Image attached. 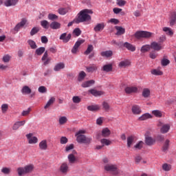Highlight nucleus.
I'll return each mask as SVG.
<instances>
[{"mask_svg":"<svg viewBox=\"0 0 176 176\" xmlns=\"http://www.w3.org/2000/svg\"><path fill=\"white\" fill-rule=\"evenodd\" d=\"M86 133V131L80 130L76 133V141L79 144H85L86 145H90L93 139L91 138H87L83 135Z\"/></svg>","mask_w":176,"mask_h":176,"instance_id":"obj_1","label":"nucleus"},{"mask_svg":"<svg viewBox=\"0 0 176 176\" xmlns=\"http://www.w3.org/2000/svg\"><path fill=\"white\" fill-rule=\"evenodd\" d=\"M89 14H93V11L89 9H85L81 10L77 19L78 23H83L85 21H89V20H91V16Z\"/></svg>","mask_w":176,"mask_h":176,"instance_id":"obj_2","label":"nucleus"},{"mask_svg":"<svg viewBox=\"0 0 176 176\" xmlns=\"http://www.w3.org/2000/svg\"><path fill=\"white\" fill-rule=\"evenodd\" d=\"M152 35H153V33L146 31H137L134 36L136 38V39H149V38L152 37Z\"/></svg>","mask_w":176,"mask_h":176,"instance_id":"obj_3","label":"nucleus"},{"mask_svg":"<svg viewBox=\"0 0 176 176\" xmlns=\"http://www.w3.org/2000/svg\"><path fill=\"white\" fill-rule=\"evenodd\" d=\"M105 171L107 173H110L111 174H113L114 175H118L120 170L118 168V166L112 164H107L104 166Z\"/></svg>","mask_w":176,"mask_h":176,"instance_id":"obj_4","label":"nucleus"},{"mask_svg":"<svg viewBox=\"0 0 176 176\" xmlns=\"http://www.w3.org/2000/svg\"><path fill=\"white\" fill-rule=\"evenodd\" d=\"M159 126H162L160 129V132L162 134H166L170 131V129H171V126H170L169 124H163L162 122H160L158 124Z\"/></svg>","mask_w":176,"mask_h":176,"instance_id":"obj_5","label":"nucleus"},{"mask_svg":"<svg viewBox=\"0 0 176 176\" xmlns=\"http://www.w3.org/2000/svg\"><path fill=\"white\" fill-rule=\"evenodd\" d=\"M82 43H85V40L79 39L78 41H77L74 44L73 48L72 49V53H73V54H76L78 49H79V47L80 46V45H82Z\"/></svg>","mask_w":176,"mask_h":176,"instance_id":"obj_6","label":"nucleus"},{"mask_svg":"<svg viewBox=\"0 0 176 176\" xmlns=\"http://www.w3.org/2000/svg\"><path fill=\"white\" fill-rule=\"evenodd\" d=\"M72 35L71 34L63 33L60 34L59 39L63 41V43H68L69 41H71Z\"/></svg>","mask_w":176,"mask_h":176,"instance_id":"obj_7","label":"nucleus"},{"mask_svg":"<svg viewBox=\"0 0 176 176\" xmlns=\"http://www.w3.org/2000/svg\"><path fill=\"white\" fill-rule=\"evenodd\" d=\"M150 46L151 48L155 52H160V50H162L163 49V46H162V44H160L156 41L151 43Z\"/></svg>","mask_w":176,"mask_h":176,"instance_id":"obj_8","label":"nucleus"},{"mask_svg":"<svg viewBox=\"0 0 176 176\" xmlns=\"http://www.w3.org/2000/svg\"><path fill=\"white\" fill-rule=\"evenodd\" d=\"M32 135H33L32 133H28L26 135L28 144H36L38 142V138Z\"/></svg>","mask_w":176,"mask_h":176,"instance_id":"obj_9","label":"nucleus"},{"mask_svg":"<svg viewBox=\"0 0 176 176\" xmlns=\"http://www.w3.org/2000/svg\"><path fill=\"white\" fill-rule=\"evenodd\" d=\"M113 69V65L112 63L104 65L101 68V71H103V72H112Z\"/></svg>","mask_w":176,"mask_h":176,"instance_id":"obj_10","label":"nucleus"},{"mask_svg":"<svg viewBox=\"0 0 176 176\" xmlns=\"http://www.w3.org/2000/svg\"><path fill=\"white\" fill-rule=\"evenodd\" d=\"M124 91L126 94H131L133 93H137L138 88L137 87H126L124 89Z\"/></svg>","mask_w":176,"mask_h":176,"instance_id":"obj_11","label":"nucleus"},{"mask_svg":"<svg viewBox=\"0 0 176 176\" xmlns=\"http://www.w3.org/2000/svg\"><path fill=\"white\" fill-rule=\"evenodd\" d=\"M19 3V0H5L4 5L7 8L10 6H16V4Z\"/></svg>","mask_w":176,"mask_h":176,"instance_id":"obj_12","label":"nucleus"},{"mask_svg":"<svg viewBox=\"0 0 176 176\" xmlns=\"http://www.w3.org/2000/svg\"><path fill=\"white\" fill-rule=\"evenodd\" d=\"M25 24H27V19H22L21 21L14 27V31H19L20 28H23V27H24Z\"/></svg>","mask_w":176,"mask_h":176,"instance_id":"obj_13","label":"nucleus"},{"mask_svg":"<svg viewBox=\"0 0 176 176\" xmlns=\"http://www.w3.org/2000/svg\"><path fill=\"white\" fill-rule=\"evenodd\" d=\"M25 123H26L25 120L19 121V122H15L12 126V130H14V131L19 130V129H20V127H21V126H24V124H25Z\"/></svg>","mask_w":176,"mask_h":176,"instance_id":"obj_14","label":"nucleus"},{"mask_svg":"<svg viewBox=\"0 0 176 176\" xmlns=\"http://www.w3.org/2000/svg\"><path fill=\"white\" fill-rule=\"evenodd\" d=\"M104 28H105V23H97L94 28V31H95V32H101Z\"/></svg>","mask_w":176,"mask_h":176,"instance_id":"obj_15","label":"nucleus"},{"mask_svg":"<svg viewBox=\"0 0 176 176\" xmlns=\"http://www.w3.org/2000/svg\"><path fill=\"white\" fill-rule=\"evenodd\" d=\"M131 65V62H130V60H124L120 62V63L118 64V67L120 68H126V67H130Z\"/></svg>","mask_w":176,"mask_h":176,"instance_id":"obj_16","label":"nucleus"},{"mask_svg":"<svg viewBox=\"0 0 176 176\" xmlns=\"http://www.w3.org/2000/svg\"><path fill=\"white\" fill-rule=\"evenodd\" d=\"M131 111L133 115H140L142 112L141 107L137 104L132 106Z\"/></svg>","mask_w":176,"mask_h":176,"instance_id":"obj_17","label":"nucleus"},{"mask_svg":"<svg viewBox=\"0 0 176 176\" xmlns=\"http://www.w3.org/2000/svg\"><path fill=\"white\" fill-rule=\"evenodd\" d=\"M50 27L52 30H60L61 28V23L57 21H53L50 23Z\"/></svg>","mask_w":176,"mask_h":176,"instance_id":"obj_18","label":"nucleus"},{"mask_svg":"<svg viewBox=\"0 0 176 176\" xmlns=\"http://www.w3.org/2000/svg\"><path fill=\"white\" fill-rule=\"evenodd\" d=\"M89 93H90L91 94H92V96H94V97H98L100 96H102V94H104L103 91H97L96 89H89L88 91Z\"/></svg>","mask_w":176,"mask_h":176,"instance_id":"obj_19","label":"nucleus"},{"mask_svg":"<svg viewBox=\"0 0 176 176\" xmlns=\"http://www.w3.org/2000/svg\"><path fill=\"white\" fill-rule=\"evenodd\" d=\"M87 72L93 74V72H96L97 69H98V67H97L96 65L92 64L90 65L89 66L86 67Z\"/></svg>","mask_w":176,"mask_h":176,"instance_id":"obj_20","label":"nucleus"},{"mask_svg":"<svg viewBox=\"0 0 176 176\" xmlns=\"http://www.w3.org/2000/svg\"><path fill=\"white\" fill-rule=\"evenodd\" d=\"M156 142V140L155 139L152 138L151 136H146L145 139V143L146 145H148V146H151V145H153Z\"/></svg>","mask_w":176,"mask_h":176,"instance_id":"obj_21","label":"nucleus"},{"mask_svg":"<svg viewBox=\"0 0 176 176\" xmlns=\"http://www.w3.org/2000/svg\"><path fill=\"white\" fill-rule=\"evenodd\" d=\"M38 146L41 151H46L47 149V141L46 140H42L39 143Z\"/></svg>","mask_w":176,"mask_h":176,"instance_id":"obj_22","label":"nucleus"},{"mask_svg":"<svg viewBox=\"0 0 176 176\" xmlns=\"http://www.w3.org/2000/svg\"><path fill=\"white\" fill-rule=\"evenodd\" d=\"M124 47H126V49H127V50H130V52H135V46L128 42L124 43Z\"/></svg>","mask_w":176,"mask_h":176,"instance_id":"obj_23","label":"nucleus"},{"mask_svg":"<svg viewBox=\"0 0 176 176\" xmlns=\"http://www.w3.org/2000/svg\"><path fill=\"white\" fill-rule=\"evenodd\" d=\"M169 148H170V140L166 139L164 142V144L162 146V151L167 152Z\"/></svg>","mask_w":176,"mask_h":176,"instance_id":"obj_24","label":"nucleus"},{"mask_svg":"<svg viewBox=\"0 0 176 176\" xmlns=\"http://www.w3.org/2000/svg\"><path fill=\"white\" fill-rule=\"evenodd\" d=\"M60 170L63 173V174H67L68 173V164L64 162L60 165Z\"/></svg>","mask_w":176,"mask_h":176,"instance_id":"obj_25","label":"nucleus"},{"mask_svg":"<svg viewBox=\"0 0 176 176\" xmlns=\"http://www.w3.org/2000/svg\"><path fill=\"white\" fill-rule=\"evenodd\" d=\"M134 140H135V137L133 135L129 136L126 138L128 148H131V146L134 143Z\"/></svg>","mask_w":176,"mask_h":176,"instance_id":"obj_26","label":"nucleus"},{"mask_svg":"<svg viewBox=\"0 0 176 176\" xmlns=\"http://www.w3.org/2000/svg\"><path fill=\"white\" fill-rule=\"evenodd\" d=\"M111 135V130L108 128H104L102 130V136H103L104 138H107Z\"/></svg>","mask_w":176,"mask_h":176,"instance_id":"obj_27","label":"nucleus"},{"mask_svg":"<svg viewBox=\"0 0 176 176\" xmlns=\"http://www.w3.org/2000/svg\"><path fill=\"white\" fill-rule=\"evenodd\" d=\"M115 28L117 30L116 35H123L126 32V30L122 26H116Z\"/></svg>","mask_w":176,"mask_h":176,"instance_id":"obj_28","label":"nucleus"},{"mask_svg":"<svg viewBox=\"0 0 176 176\" xmlns=\"http://www.w3.org/2000/svg\"><path fill=\"white\" fill-rule=\"evenodd\" d=\"M142 97L144 98H148L151 96V89L148 88H144L143 89L142 94Z\"/></svg>","mask_w":176,"mask_h":176,"instance_id":"obj_29","label":"nucleus"},{"mask_svg":"<svg viewBox=\"0 0 176 176\" xmlns=\"http://www.w3.org/2000/svg\"><path fill=\"white\" fill-rule=\"evenodd\" d=\"M162 31L166 32V35H168L169 36H173V35H174V32H173V30L170 28L164 27L162 28Z\"/></svg>","mask_w":176,"mask_h":176,"instance_id":"obj_30","label":"nucleus"},{"mask_svg":"<svg viewBox=\"0 0 176 176\" xmlns=\"http://www.w3.org/2000/svg\"><path fill=\"white\" fill-rule=\"evenodd\" d=\"M113 54V52L111 50H109V51H104L100 53V56H102V57H112Z\"/></svg>","mask_w":176,"mask_h":176,"instance_id":"obj_31","label":"nucleus"},{"mask_svg":"<svg viewBox=\"0 0 176 176\" xmlns=\"http://www.w3.org/2000/svg\"><path fill=\"white\" fill-rule=\"evenodd\" d=\"M96 81L94 80H90L88 81H85L82 83V87H90V86H92V85H94Z\"/></svg>","mask_w":176,"mask_h":176,"instance_id":"obj_32","label":"nucleus"},{"mask_svg":"<svg viewBox=\"0 0 176 176\" xmlns=\"http://www.w3.org/2000/svg\"><path fill=\"white\" fill-rule=\"evenodd\" d=\"M65 68V65L63 63H59L56 65V66L54 68V71H60V69H64Z\"/></svg>","mask_w":176,"mask_h":176,"instance_id":"obj_33","label":"nucleus"},{"mask_svg":"<svg viewBox=\"0 0 176 176\" xmlns=\"http://www.w3.org/2000/svg\"><path fill=\"white\" fill-rule=\"evenodd\" d=\"M45 50H46L45 47H40L36 50L35 54H36V56H42V54L45 53Z\"/></svg>","mask_w":176,"mask_h":176,"instance_id":"obj_34","label":"nucleus"},{"mask_svg":"<svg viewBox=\"0 0 176 176\" xmlns=\"http://www.w3.org/2000/svg\"><path fill=\"white\" fill-rule=\"evenodd\" d=\"M25 167V170L26 171V174H30V173H32V171H34V164H29V165H26Z\"/></svg>","mask_w":176,"mask_h":176,"instance_id":"obj_35","label":"nucleus"},{"mask_svg":"<svg viewBox=\"0 0 176 176\" xmlns=\"http://www.w3.org/2000/svg\"><path fill=\"white\" fill-rule=\"evenodd\" d=\"M56 101V98L54 97H52L48 102H47V104H45V106L44 107V109H47V108H49V107H50L51 105H53V104H54V102Z\"/></svg>","mask_w":176,"mask_h":176,"instance_id":"obj_36","label":"nucleus"},{"mask_svg":"<svg viewBox=\"0 0 176 176\" xmlns=\"http://www.w3.org/2000/svg\"><path fill=\"white\" fill-rule=\"evenodd\" d=\"M31 91H32V90L27 85L23 86L21 89L22 94H31Z\"/></svg>","mask_w":176,"mask_h":176,"instance_id":"obj_37","label":"nucleus"},{"mask_svg":"<svg viewBox=\"0 0 176 176\" xmlns=\"http://www.w3.org/2000/svg\"><path fill=\"white\" fill-rule=\"evenodd\" d=\"M100 143L102 145H103V146H109V145L112 144V142L108 139L103 138L100 140Z\"/></svg>","mask_w":176,"mask_h":176,"instance_id":"obj_38","label":"nucleus"},{"mask_svg":"<svg viewBox=\"0 0 176 176\" xmlns=\"http://www.w3.org/2000/svg\"><path fill=\"white\" fill-rule=\"evenodd\" d=\"M151 118L152 116L151 114L146 113L139 118V120H146L148 119H151Z\"/></svg>","mask_w":176,"mask_h":176,"instance_id":"obj_39","label":"nucleus"},{"mask_svg":"<svg viewBox=\"0 0 176 176\" xmlns=\"http://www.w3.org/2000/svg\"><path fill=\"white\" fill-rule=\"evenodd\" d=\"M87 109L88 111H98L100 109V106H98V104L88 106Z\"/></svg>","mask_w":176,"mask_h":176,"instance_id":"obj_40","label":"nucleus"},{"mask_svg":"<svg viewBox=\"0 0 176 176\" xmlns=\"http://www.w3.org/2000/svg\"><path fill=\"white\" fill-rule=\"evenodd\" d=\"M151 48L150 45H145L141 47L140 52L142 53H146V52H149V50H151Z\"/></svg>","mask_w":176,"mask_h":176,"instance_id":"obj_41","label":"nucleus"},{"mask_svg":"<svg viewBox=\"0 0 176 176\" xmlns=\"http://www.w3.org/2000/svg\"><path fill=\"white\" fill-rule=\"evenodd\" d=\"M17 173H18V175H19V176L24 175L25 174H27L25 167L18 168Z\"/></svg>","mask_w":176,"mask_h":176,"instance_id":"obj_42","label":"nucleus"},{"mask_svg":"<svg viewBox=\"0 0 176 176\" xmlns=\"http://www.w3.org/2000/svg\"><path fill=\"white\" fill-rule=\"evenodd\" d=\"M85 78H86V73L84 71H81L78 74V82H82V80H83Z\"/></svg>","mask_w":176,"mask_h":176,"instance_id":"obj_43","label":"nucleus"},{"mask_svg":"<svg viewBox=\"0 0 176 176\" xmlns=\"http://www.w3.org/2000/svg\"><path fill=\"white\" fill-rule=\"evenodd\" d=\"M67 157L69 162L71 163L72 164H74V163L76 162V157L74 154H69Z\"/></svg>","mask_w":176,"mask_h":176,"instance_id":"obj_44","label":"nucleus"},{"mask_svg":"<svg viewBox=\"0 0 176 176\" xmlns=\"http://www.w3.org/2000/svg\"><path fill=\"white\" fill-rule=\"evenodd\" d=\"M41 25L43 27V28H45V30L49 29V21L46 20H43L41 21Z\"/></svg>","mask_w":176,"mask_h":176,"instance_id":"obj_45","label":"nucleus"},{"mask_svg":"<svg viewBox=\"0 0 176 176\" xmlns=\"http://www.w3.org/2000/svg\"><path fill=\"white\" fill-rule=\"evenodd\" d=\"M68 10H69L68 8H61L58 9V12L59 14L64 16L65 14H67V13H68Z\"/></svg>","mask_w":176,"mask_h":176,"instance_id":"obj_46","label":"nucleus"},{"mask_svg":"<svg viewBox=\"0 0 176 176\" xmlns=\"http://www.w3.org/2000/svg\"><path fill=\"white\" fill-rule=\"evenodd\" d=\"M28 43L29 46H30L31 49H36L38 46L36 45V43L33 40H29L28 41Z\"/></svg>","mask_w":176,"mask_h":176,"instance_id":"obj_47","label":"nucleus"},{"mask_svg":"<svg viewBox=\"0 0 176 176\" xmlns=\"http://www.w3.org/2000/svg\"><path fill=\"white\" fill-rule=\"evenodd\" d=\"M151 74H152V75H155V76H158L163 75V72H162L159 69H154L151 70Z\"/></svg>","mask_w":176,"mask_h":176,"instance_id":"obj_48","label":"nucleus"},{"mask_svg":"<svg viewBox=\"0 0 176 176\" xmlns=\"http://www.w3.org/2000/svg\"><path fill=\"white\" fill-rule=\"evenodd\" d=\"M9 109V104H3L1 105V112L2 113H6L8 110Z\"/></svg>","mask_w":176,"mask_h":176,"instance_id":"obj_49","label":"nucleus"},{"mask_svg":"<svg viewBox=\"0 0 176 176\" xmlns=\"http://www.w3.org/2000/svg\"><path fill=\"white\" fill-rule=\"evenodd\" d=\"M67 122H68V119L67 118V117L65 116H62L60 118H59V124H65V123H67Z\"/></svg>","mask_w":176,"mask_h":176,"instance_id":"obj_50","label":"nucleus"},{"mask_svg":"<svg viewBox=\"0 0 176 176\" xmlns=\"http://www.w3.org/2000/svg\"><path fill=\"white\" fill-rule=\"evenodd\" d=\"M152 113L156 118H162V116H163V114L162 113V111H160L159 110H154L152 111Z\"/></svg>","mask_w":176,"mask_h":176,"instance_id":"obj_51","label":"nucleus"},{"mask_svg":"<svg viewBox=\"0 0 176 176\" xmlns=\"http://www.w3.org/2000/svg\"><path fill=\"white\" fill-rule=\"evenodd\" d=\"M143 146H144V142L140 141L138 143H137L134 146V148H135V149L140 150V149H142Z\"/></svg>","mask_w":176,"mask_h":176,"instance_id":"obj_52","label":"nucleus"},{"mask_svg":"<svg viewBox=\"0 0 176 176\" xmlns=\"http://www.w3.org/2000/svg\"><path fill=\"white\" fill-rule=\"evenodd\" d=\"M39 30H40V29L38 27L33 28L30 32L31 36H34V35H35V34H38V32H39Z\"/></svg>","mask_w":176,"mask_h":176,"instance_id":"obj_53","label":"nucleus"},{"mask_svg":"<svg viewBox=\"0 0 176 176\" xmlns=\"http://www.w3.org/2000/svg\"><path fill=\"white\" fill-rule=\"evenodd\" d=\"M94 50V47H93V45H89L87 47V50L84 52L85 54H90V52Z\"/></svg>","mask_w":176,"mask_h":176,"instance_id":"obj_54","label":"nucleus"},{"mask_svg":"<svg viewBox=\"0 0 176 176\" xmlns=\"http://www.w3.org/2000/svg\"><path fill=\"white\" fill-rule=\"evenodd\" d=\"M72 101L74 104H79L82 101V98L79 96H73Z\"/></svg>","mask_w":176,"mask_h":176,"instance_id":"obj_55","label":"nucleus"},{"mask_svg":"<svg viewBox=\"0 0 176 176\" xmlns=\"http://www.w3.org/2000/svg\"><path fill=\"white\" fill-rule=\"evenodd\" d=\"M162 169L164 171H170L171 170V165L168 164H164L162 165Z\"/></svg>","mask_w":176,"mask_h":176,"instance_id":"obj_56","label":"nucleus"},{"mask_svg":"<svg viewBox=\"0 0 176 176\" xmlns=\"http://www.w3.org/2000/svg\"><path fill=\"white\" fill-rule=\"evenodd\" d=\"M73 34L76 36H79L81 34H82V30H80V28H76L73 31Z\"/></svg>","mask_w":176,"mask_h":176,"instance_id":"obj_57","label":"nucleus"},{"mask_svg":"<svg viewBox=\"0 0 176 176\" xmlns=\"http://www.w3.org/2000/svg\"><path fill=\"white\" fill-rule=\"evenodd\" d=\"M58 19V16L54 14H48V19L51 20L52 21L54 20H57Z\"/></svg>","mask_w":176,"mask_h":176,"instance_id":"obj_58","label":"nucleus"},{"mask_svg":"<svg viewBox=\"0 0 176 176\" xmlns=\"http://www.w3.org/2000/svg\"><path fill=\"white\" fill-rule=\"evenodd\" d=\"M60 142L62 145H65L68 142V138L65 136H63L60 138Z\"/></svg>","mask_w":176,"mask_h":176,"instance_id":"obj_59","label":"nucleus"},{"mask_svg":"<svg viewBox=\"0 0 176 176\" xmlns=\"http://www.w3.org/2000/svg\"><path fill=\"white\" fill-rule=\"evenodd\" d=\"M161 64L163 67H166V65H168V64H170V60L168 59L163 58L161 60Z\"/></svg>","mask_w":176,"mask_h":176,"instance_id":"obj_60","label":"nucleus"},{"mask_svg":"<svg viewBox=\"0 0 176 176\" xmlns=\"http://www.w3.org/2000/svg\"><path fill=\"white\" fill-rule=\"evenodd\" d=\"M1 173H3V174L9 175L10 174V168L4 167L1 169Z\"/></svg>","mask_w":176,"mask_h":176,"instance_id":"obj_61","label":"nucleus"},{"mask_svg":"<svg viewBox=\"0 0 176 176\" xmlns=\"http://www.w3.org/2000/svg\"><path fill=\"white\" fill-rule=\"evenodd\" d=\"M38 90L39 93H42V94L46 93V91H47V89H46V87H45V86L39 87Z\"/></svg>","mask_w":176,"mask_h":176,"instance_id":"obj_62","label":"nucleus"},{"mask_svg":"<svg viewBox=\"0 0 176 176\" xmlns=\"http://www.w3.org/2000/svg\"><path fill=\"white\" fill-rule=\"evenodd\" d=\"M149 57H150V58L155 60V58H156L157 57V53H156L155 52H151L149 54Z\"/></svg>","mask_w":176,"mask_h":176,"instance_id":"obj_63","label":"nucleus"},{"mask_svg":"<svg viewBox=\"0 0 176 176\" xmlns=\"http://www.w3.org/2000/svg\"><path fill=\"white\" fill-rule=\"evenodd\" d=\"M3 63H9V61H10V56H9V54L5 55L3 57Z\"/></svg>","mask_w":176,"mask_h":176,"instance_id":"obj_64","label":"nucleus"}]
</instances>
